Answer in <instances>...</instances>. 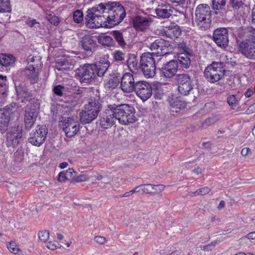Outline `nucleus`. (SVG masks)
Returning <instances> with one entry per match:
<instances>
[{
    "label": "nucleus",
    "instance_id": "nucleus-1",
    "mask_svg": "<svg viewBox=\"0 0 255 255\" xmlns=\"http://www.w3.org/2000/svg\"><path fill=\"white\" fill-rule=\"evenodd\" d=\"M107 3H101L87 10L86 24L90 28L104 27L107 10Z\"/></svg>",
    "mask_w": 255,
    "mask_h": 255
},
{
    "label": "nucleus",
    "instance_id": "nucleus-2",
    "mask_svg": "<svg viewBox=\"0 0 255 255\" xmlns=\"http://www.w3.org/2000/svg\"><path fill=\"white\" fill-rule=\"evenodd\" d=\"M106 9L105 28H112L118 25L126 15L125 8L117 2H107Z\"/></svg>",
    "mask_w": 255,
    "mask_h": 255
},
{
    "label": "nucleus",
    "instance_id": "nucleus-3",
    "mask_svg": "<svg viewBox=\"0 0 255 255\" xmlns=\"http://www.w3.org/2000/svg\"><path fill=\"white\" fill-rule=\"evenodd\" d=\"M114 108L117 120L120 124L128 125L135 121V109L133 106L122 104Z\"/></svg>",
    "mask_w": 255,
    "mask_h": 255
},
{
    "label": "nucleus",
    "instance_id": "nucleus-4",
    "mask_svg": "<svg viewBox=\"0 0 255 255\" xmlns=\"http://www.w3.org/2000/svg\"><path fill=\"white\" fill-rule=\"evenodd\" d=\"M211 10L207 4L198 5L195 10V22L201 30H206L211 21Z\"/></svg>",
    "mask_w": 255,
    "mask_h": 255
},
{
    "label": "nucleus",
    "instance_id": "nucleus-5",
    "mask_svg": "<svg viewBox=\"0 0 255 255\" xmlns=\"http://www.w3.org/2000/svg\"><path fill=\"white\" fill-rule=\"evenodd\" d=\"M225 72L222 63L213 62L205 68L204 74L209 82L214 83L222 79L224 76Z\"/></svg>",
    "mask_w": 255,
    "mask_h": 255
},
{
    "label": "nucleus",
    "instance_id": "nucleus-6",
    "mask_svg": "<svg viewBox=\"0 0 255 255\" xmlns=\"http://www.w3.org/2000/svg\"><path fill=\"white\" fill-rule=\"evenodd\" d=\"M140 67L146 78H152L155 75V60L151 53L146 52L142 54L140 57Z\"/></svg>",
    "mask_w": 255,
    "mask_h": 255
},
{
    "label": "nucleus",
    "instance_id": "nucleus-7",
    "mask_svg": "<svg viewBox=\"0 0 255 255\" xmlns=\"http://www.w3.org/2000/svg\"><path fill=\"white\" fill-rule=\"evenodd\" d=\"M176 80L178 91L181 95L187 96L193 90V81L189 75L178 74L176 77Z\"/></svg>",
    "mask_w": 255,
    "mask_h": 255
},
{
    "label": "nucleus",
    "instance_id": "nucleus-8",
    "mask_svg": "<svg viewBox=\"0 0 255 255\" xmlns=\"http://www.w3.org/2000/svg\"><path fill=\"white\" fill-rule=\"evenodd\" d=\"M96 65L95 64H85L78 68L76 73L80 77L82 83H90L96 78Z\"/></svg>",
    "mask_w": 255,
    "mask_h": 255
},
{
    "label": "nucleus",
    "instance_id": "nucleus-9",
    "mask_svg": "<svg viewBox=\"0 0 255 255\" xmlns=\"http://www.w3.org/2000/svg\"><path fill=\"white\" fill-rule=\"evenodd\" d=\"M117 120L114 107H109L105 110L99 117L100 127L104 129H108L114 126Z\"/></svg>",
    "mask_w": 255,
    "mask_h": 255
},
{
    "label": "nucleus",
    "instance_id": "nucleus-10",
    "mask_svg": "<svg viewBox=\"0 0 255 255\" xmlns=\"http://www.w3.org/2000/svg\"><path fill=\"white\" fill-rule=\"evenodd\" d=\"M22 129L18 127L12 128L5 135V144L7 147H16L22 140Z\"/></svg>",
    "mask_w": 255,
    "mask_h": 255
},
{
    "label": "nucleus",
    "instance_id": "nucleus-11",
    "mask_svg": "<svg viewBox=\"0 0 255 255\" xmlns=\"http://www.w3.org/2000/svg\"><path fill=\"white\" fill-rule=\"evenodd\" d=\"M251 40L246 39L239 44L240 52L246 58L255 59V37L254 34Z\"/></svg>",
    "mask_w": 255,
    "mask_h": 255
},
{
    "label": "nucleus",
    "instance_id": "nucleus-12",
    "mask_svg": "<svg viewBox=\"0 0 255 255\" xmlns=\"http://www.w3.org/2000/svg\"><path fill=\"white\" fill-rule=\"evenodd\" d=\"M47 130L45 126H38L35 131H32L28 138L29 142L35 146H40L45 141Z\"/></svg>",
    "mask_w": 255,
    "mask_h": 255
},
{
    "label": "nucleus",
    "instance_id": "nucleus-13",
    "mask_svg": "<svg viewBox=\"0 0 255 255\" xmlns=\"http://www.w3.org/2000/svg\"><path fill=\"white\" fill-rule=\"evenodd\" d=\"M34 107L35 108H32V106L27 107L25 110L24 123L27 130H29L33 127L38 116V103H36Z\"/></svg>",
    "mask_w": 255,
    "mask_h": 255
},
{
    "label": "nucleus",
    "instance_id": "nucleus-14",
    "mask_svg": "<svg viewBox=\"0 0 255 255\" xmlns=\"http://www.w3.org/2000/svg\"><path fill=\"white\" fill-rule=\"evenodd\" d=\"M134 91L143 101H145L151 96L152 89L149 83L145 81H139L136 82Z\"/></svg>",
    "mask_w": 255,
    "mask_h": 255
},
{
    "label": "nucleus",
    "instance_id": "nucleus-15",
    "mask_svg": "<svg viewBox=\"0 0 255 255\" xmlns=\"http://www.w3.org/2000/svg\"><path fill=\"white\" fill-rule=\"evenodd\" d=\"M170 45L168 41L159 38L155 40L149 46L151 50H157V52L151 53L152 56H160L169 53Z\"/></svg>",
    "mask_w": 255,
    "mask_h": 255
},
{
    "label": "nucleus",
    "instance_id": "nucleus-16",
    "mask_svg": "<svg viewBox=\"0 0 255 255\" xmlns=\"http://www.w3.org/2000/svg\"><path fill=\"white\" fill-rule=\"evenodd\" d=\"M67 137L75 136L79 130L80 124L74 119L68 118L62 121L60 124Z\"/></svg>",
    "mask_w": 255,
    "mask_h": 255
},
{
    "label": "nucleus",
    "instance_id": "nucleus-17",
    "mask_svg": "<svg viewBox=\"0 0 255 255\" xmlns=\"http://www.w3.org/2000/svg\"><path fill=\"white\" fill-rule=\"evenodd\" d=\"M136 82L132 74L130 73H125L121 79V88L122 91L126 93H129L134 91Z\"/></svg>",
    "mask_w": 255,
    "mask_h": 255
},
{
    "label": "nucleus",
    "instance_id": "nucleus-18",
    "mask_svg": "<svg viewBox=\"0 0 255 255\" xmlns=\"http://www.w3.org/2000/svg\"><path fill=\"white\" fill-rule=\"evenodd\" d=\"M213 40L217 45L220 47H226L228 45V32L225 28L216 29L213 33Z\"/></svg>",
    "mask_w": 255,
    "mask_h": 255
},
{
    "label": "nucleus",
    "instance_id": "nucleus-19",
    "mask_svg": "<svg viewBox=\"0 0 255 255\" xmlns=\"http://www.w3.org/2000/svg\"><path fill=\"white\" fill-rule=\"evenodd\" d=\"M178 69L177 61L171 60L162 66L161 69V76L166 78H172L175 75Z\"/></svg>",
    "mask_w": 255,
    "mask_h": 255
},
{
    "label": "nucleus",
    "instance_id": "nucleus-20",
    "mask_svg": "<svg viewBox=\"0 0 255 255\" xmlns=\"http://www.w3.org/2000/svg\"><path fill=\"white\" fill-rule=\"evenodd\" d=\"M152 21L150 17L137 15L133 18L132 24L137 31H143L149 28Z\"/></svg>",
    "mask_w": 255,
    "mask_h": 255
},
{
    "label": "nucleus",
    "instance_id": "nucleus-21",
    "mask_svg": "<svg viewBox=\"0 0 255 255\" xmlns=\"http://www.w3.org/2000/svg\"><path fill=\"white\" fill-rule=\"evenodd\" d=\"M80 42L82 48L86 51L93 52L96 50L98 46L96 38L90 35H86L83 37Z\"/></svg>",
    "mask_w": 255,
    "mask_h": 255
},
{
    "label": "nucleus",
    "instance_id": "nucleus-22",
    "mask_svg": "<svg viewBox=\"0 0 255 255\" xmlns=\"http://www.w3.org/2000/svg\"><path fill=\"white\" fill-rule=\"evenodd\" d=\"M156 15L161 18H166L170 17L172 12V7L168 3H162L155 9Z\"/></svg>",
    "mask_w": 255,
    "mask_h": 255
},
{
    "label": "nucleus",
    "instance_id": "nucleus-23",
    "mask_svg": "<svg viewBox=\"0 0 255 255\" xmlns=\"http://www.w3.org/2000/svg\"><path fill=\"white\" fill-rule=\"evenodd\" d=\"M9 108H7L1 111L0 114V130L1 132H5L7 129L10 120Z\"/></svg>",
    "mask_w": 255,
    "mask_h": 255
},
{
    "label": "nucleus",
    "instance_id": "nucleus-24",
    "mask_svg": "<svg viewBox=\"0 0 255 255\" xmlns=\"http://www.w3.org/2000/svg\"><path fill=\"white\" fill-rule=\"evenodd\" d=\"M98 114L96 113V112H91L89 110H86V109H84L80 113L81 123L83 125L89 124L97 118Z\"/></svg>",
    "mask_w": 255,
    "mask_h": 255
},
{
    "label": "nucleus",
    "instance_id": "nucleus-25",
    "mask_svg": "<svg viewBox=\"0 0 255 255\" xmlns=\"http://www.w3.org/2000/svg\"><path fill=\"white\" fill-rule=\"evenodd\" d=\"M39 68V66L35 65H29V66L27 67L25 74L31 83H34L37 82L38 75V71Z\"/></svg>",
    "mask_w": 255,
    "mask_h": 255
},
{
    "label": "nucleus",
    "instance_id": "nucleus-26",
    "mask_svg": "<svg viewBox=\"0 0 255 255\" xmlns=\"http://www.w3.org/2000/svg\"><path fill=\"white\" fill-rule=\"evenodd\" d=\"M165 186L163 185H154L150 184L141 185L135 187L130 191H146L154 190L156 191H161L165 190Z\"/></svg>",
    "mask_w": 255,
    "mask_h": 255
},
{
    "label": "nucleus",
    "instance_id": "nucleus-27",
    "mask_svg": "<svg viewBox=\"0 0 255 255\" xmlns=\"http://www.w3.org/2000/svg\"><path fill=\"white\" fill-rule=\"evenodd\" d=\"M85 109L90 112L99 114L101 109V105L98 100L95 99H90L85 106Z\"/></svg>",
    "mask_w": 255,
    "mask_h": 255
},
{
    "label": "nucleus",
    "instance_id": "nucleus-28",
    "mask_svg": "<svg viewBox=\"0 0 255 255\" xmlns=\"http://www.w3.org/2000/svg\"><path fill=\"white\" fill-rule=\"evenodd\" d=\"M16 92L18 97L21 99L22 102L26 101H30L32 99L30 97L31 96L30 93L28 90L21 86L16 87Z\"/></svg>",
    "mask_w": 255,
    "mask_h": 255
},
{
    "label": "nucleus",
    "instance_id": "nucleus-29",
    "mask_svg": "<svg viewBox=\"0 0 255 255\" xmlns=\"http://www.w3.org/2000/svg\"><path fill=\"white\" fill-rule=\"evenodd\" d=\"M15 62V58L10 54H0V64L2 66H12Z\"/></svg>",
    "mask_w": 255,
    "mask_h": 255
},
{
    "label": "nucleus",
    "instance_id": "nucleus-30",
    "mask_svg": "<svg viewBox=\"0 0 255 255\" xmlns=\"http://www.w3.org/2000/svg\"><path fill=\"white\" fill-rule=\"evenodd\" d=\"M165 33L168 38H177L181 34V30L178 26L172 25L165 30Z\"/></svg>",
    "mask_w": 255,
    "mask_h": 255
},
{
    "label": "nucleus",
    "instance_id": "nucleus-31",
    "mask_svg": "<svg viewBox=\"0 0 255 255\" xmlns=\"http://www.w3.org/2000/svg\"><path fill=\"white\" fill-rule=\"evenodd\" d=\"M177 59L181 65L185 68H187L190 65V59L187 53H179L177 51Z\"/></svg>",
    "mask_w": 255,
    "mask_h": 255
},
{
    "label": "nucleus",
    "instance_id": "nucleus-32",
    "mask_svg": "<svg viewBox=\"0 0 255 255\" xmlns=\"http://www.w3.org/2000/svg\"><path fill=\"white\" fill-rule=\"evenodd\" d=\"M27 24L29 27L36 30L37 34L44 35L45 31L42 30L43 26L34 19H30L27 21Z\"/></svg>",
    "mask_w": 255,
    "mask_h": 255
},
{
    "label": "nucleus",
    "instance_id": "nucleus-33",
    "mask_svg": "<svg viewBox=\"0 0 255 255\" xmlns=\"http://www.w3.org/2000/svg\"><path fill=\"white\" fill-rule=\"evenodd\" d=\"M96 65V71H95L96 78L97 76L102 77L105 74L109 66V62L107 61L104 64H98Z\"/></svg>",
    "mask_w": 255,
    "mask_h": 255
},
{
    "label": "nucleus",
    "instance_id": "nucleus-34",
    "mask_svg": "<svg viewBox=\"0 0 255 255\" xmlns=\"http://www.w3.org/2000/svg\"><path fill=\"white\" fill-rule=\"evenodd\" d=\"M226 3V0H212V7L216 14L223 10Z\"/></svg>",
    "mask_w": 255,
    "mask_h": 255
},
{
    "label": "nucleus",
    "instance_id": "nucleus-35",
    "mask_svg": "<svg viewBox=\"0 0 255 255\" xmlns=\"http://www.w3.org/2000/svg\"><path fill=\"white\" fill-rule=\"evenodd\" d=\"M9 251L15 255H22V251L14 242H10L7 244Z\"/></svg>",
    "mask_w": 255,
    "mask_h": 255
},
{
    "label": "nucleus",
    "instance_id": "nucleus-36",
    "mask_svg": "<svg viewBox=\"0 0 255 255\" xmlns=\"http://www.w3.org/2000/svg\"><path fill=\"white\" fill-rule=\"evenodd\" d=\"M172 111H174L177 113L179 110L184 109L186 106V104L179 100L175 99L173 103L170 104Z\"/></svg>",
    "mask_w": 255,
    "mask_h": 255
},
{
    "label": "nucleus",
    "instance_id": "nucleus-37",
    "mask_svg": "<svg viewBox=\"0 0 255 255\" xmlns=\"http://www.w3.org/2000/svg\"><path fill=\"white\" fill-rule=\"evenodd\" d=\"M227 102L232 109H236L239 106V100L235 95H229L227 98Z\"/></svg>",
    "mask_w": 255,
    "mask_h": 255
},
{
    "label": "nucleus",
    "instance_id": "nucleus-38",
    "mask_svg": "<svg viewBox=\"0 0 255 255\" xmlns=\"http://www.w3.org/2000/svg\"><path fill=\"white\" fill-rule=\"evenodd\" d=\"M113 36L121 47H124L126 45V42L124 39L123 34L121 32L114 31L113 32Z\"/></svg>",
    "mask_w": 255,
    "mask_h": 255
},
{
    "label": "nucleus",
    "instance_id": "nucleus-39",
    "mask_svg": "<svg viewBox=\"0 0 255 255\" xmlns=\"http://www.w3.org/2000/svg\"><path fill=\"white\" fill-rule=\"evenodd\" d=\"M6 77L0 76V97L3 96L6 92Z\"/></svg>",
    "mask_w": 255,
    "mask_h": 255
},
{
    "label": "nucleus",
    "instance_id": "nucleus-40",
    "mask_svg": "<svg viewBox=\"0 0 255 255\" xmlns=\"http://www.w3.org/2000/svg\"><path fill=\"white\" fill-rule=\"evenodd\" d=\"M99 41L101 44L108 46L112 45L113 43L112 38L108 35L101 36L99 37Z\"/></svg>",
    "mask_w": 255,
    "mask_h": 255
},
{
    "label": "nucleus",
    "instance_id": "nucleus-41",
    "mask_svg": "<svg viewBox=\"0 0 255 255\" xmlns=\"http://www.w3.org/2000/svg\"><path fill=\"white\" fill-rule=\"evenodd\" d=\"M10 11L9 2L7 0H0V12H7Z\"/></svg>",
    "mask_w": 255,
    "mask_h": 255
},
{
    "label": "nucleus",
    "instance_id": "nucleus-42",
    "mask_svg": "<svg viewBox=\"0 0 255 255\" xmlns=\"http://www.w3.org/2000/svg\"><path fill=\"white\" fill-rule=\"evenodd\" d=\"M246 0H230L232 7L235 10L242 9Z\"/></svg>",
    "mask_w": 255,
    "mask_h": 255
},
{
    "label": "nucleus",
    "instance_id": "nucleus-43",
    "mask_svg": "<svg viewBox=\"0 0 255 255\" xmlns=\"http://www.w3.org/2000/svg\"><path fill=\"white\" fill-rule=\"evenodd\" d=\"M128 66L130 70L133 72V70L137 69L138 67L137 60L134 57L129 58L128 60Z\"/></svg>",
    "mask_w": 255,
    "mask_h": 255
},
{
    "label": "nucleus",
    "instance_id": "nucleus-44",
    "mask_svg": "<svg viewBox=\"0 0 255 255\" xmlns=\"http://www.w3.org/2000/svg\"><path fill=\"white\" fill-rule=\"evenodd\" d=\"M55 68L58 71H62L63 70L67 69L68 68V62L64 59H61L56 63Z\"/></svg>",
    "mask_w": 255,
    "mask_h": 255
},
{
    "label": "nucleus",
    "instance_id": "nucleus-45",
    "mask_svg": "<svg viewBox=\"0 0 255 255\" xmlns=\"http://www.w3.org/2000/svg\"><path fill=\"white\" fill-rule=\"evenodd\" d=\"M188 48L187 47L185 43L182 41L177 44L174 48V52L177 54V51L179 53L185 52L187 53Z\"/></svg>",
    "mask_w": 255,
    "mask_h": 255
},
{
    "label": "nucleus",
    "instance_id": "nucleus-46",
    "mask_svg": "<svg viewBox=\"0 0 255 255\" xmlns=\"http://www.w3.org/2000/svg\"><path fill=\"white\" fill-rule=\"evenodd\" d=\"M90 179V177L86 174H81L77 176H75L72 180L70 181L71 183H79L84 181H88Z\"/></svg>",
    "mask_w": 255,
    "mask_h": 255
},
{
    "label": "nucleus",
    "instance_id": "nucleus-47",
    "mask_svg": "<svg viewBox=\"0 0 255 255\" xmlns=\"http://www.w3.org/2000/svg\"><path fill=\"white\" fill-rule=\"evenodd\" d=\"M28 66L29 65H35L41 67V62L39 57H34L33 56L30 55L27 58Z\"/></svg>",
    "mask_w": 255,
    "mask_h": 255
},
{
    "label": "nucleus",
    "instance_id": "nucleus-48",
    "mask_svg": "<svg viewBox=\"0 0 255 255\" xmlns=\"http://www.w3.org/2000/svg\"><path fill=\"white\" fill-rule=\"evenodd\" d=\"M73 20L76 23H80L83 19V14L80 10H76L73 13Z\"/></svg>",
    "mask_w": 255,
    "mask_h": 255
},
{
    "label": "nucleus",
    "instance_id": "nucleus-49",
    "mask_svg": "<svg viewBox=\"0 0 255 255\" xmlns=\"http://www.w3.org/2000/svg\"><path fill=\"white\" fill-rule=\"evenodd\" d=\"M113 57L117 62H122L125 60V53L120 50L115 51L113 53Z\"/></svg>",
    "mask_w": 255,
    "mask_h": 255
},
{
    "label": "nucleus",
    "instance_id": "nucleus-50",
    "mask_svg": "<svg viewBox=\"0 0 255 255\" xmlns=\"http://www.w3.org/2000/svg\"><path fill=\"white\" fill-rule=\"evenodd\" d=\"M38 237L41 241L46 242L49 238V233L46 230L40 231L38 233Z\"/></svg>",
    "mask_w": 255,
    "mask_h": 255
},
{
    "label": "nucleus",
    "instance_id": "nucleus-51",
    "mask_svg": "<svg viewBox=\"0 0 255 255\" xmlns=\"http://www.w3.org/2000/svg\"><path fill=\"white\" fill-rule=\"evenodd\" d=\"M119 84V82L117 79L115 78H113L109 79L108 82L106 84V87L113 89L117 86Z\"/></svg>",
    "mask_w": 255,
    "mask_h": 255
},
{
    "label": "nucleus",
    "instance_id": "nucleus-52",
    "mask_svg": "<svg viewBox=\"0 0 255 255\" xmlns=\"http://www.w3.org/2000/svg\"><path fill=\"white\" fill-rule=\"evenodd\" d=\"M217 244V241H214L209 245L201 246L200 248L203 251H209L212 250Z\"/></svg>",
    "mask_w": 255,
    "mask_h": 255
},
{
    "label": "nucleus",
    "instance_id": "nucleus-53",
    "mask_svg": "<svg viewBox=\"0 0 255 255\" xmlns=\"http://www.w3.org/2000/svg\"><path fill=\"white\" fill-rule=\"evenodd\" d=\"M65 173L66 174L67 177H68V179L70 180V181L73 178H75V174L76 172L73 168H69L66 170Z\"/></svg>",
    "mask_w": 255,
    "mask_h": 255
},
{
    "label": "nucleus",
    "instance_id": "nucleus-54",
    "mask_svg": "<svg viewBox=\"0 0 255 255\" xmlns=\"http://www.w3.org/2000/svg\"><path fill=\"white\" fill-rule=\"evenodd\" d=\"M24 152L22 149L17 150L14 154V155L18 161L22 160Z\"/></svg>",
    "mask_w": 255,
    "mask_h": 255
},
{
    "label": "nucleus",
    "instance_id": "nucleus-55",
    "mask_svg": "<svg viewBox=\"0 0 255 255\" xmlns=\"http://www.w3.org/2000/svg\"><path fill=\"white\" fill-rule=\"evenodd\" d=\"M58 180L59 182H65L66 180H69L67 177L66 174L65 172H60L58 174Z\"/></svg>",
    "mask_w": 255,
    "mask_h": 255
},
{
    "label": "nucleus",
    "instance_id": "nucleus-56",
    "mask_svg": "<svg viewBox=\"0 0 255 255\" xmlns=\"http://www.w3.org/2000/svg\"><path fill=\"white\" fill-rule=\"evenodd\" d=\"M94 240L100 245H103L107 242L106 238L101 236L95 237Z\"/></svg>",
    "mask_w": 255,
    "mask_h": 255
},
{
    "label": "nucleus",
    "instance_id": "nucleus-57",
    "mask_svg": "<svg viewBox=\"0 0 255 255\" xmlns=\"http://www.w3.org/2000/svg\"><path fill=\"white\" fill-rule=\"evenodd\" d=\"M62 87L61 86L58 85L54 87L53 89V91L55 94L61 96L62 95Z\"/></svg>",
    "mask_w": 255,
    "mask_h": 255
},
{
    "label": "nucleus",
    "instance_id": "nucleus-58",
    "mask_svg": "<svg viewBox=\"0 0 255 255\" xmlns=\"http://www.w3.org/2000/svg\"><path fill=\"white\" fill-rule=\"evenodd\" d=\"M57 244L52 242H49L47 245V247L51 250H55L57 248Z\"/></svg>",
    "mask_w": 255,
    "mask_h": 255
},
{
    "label": "nucleus",
    "instance_id": "nucleus-59",
    "mask_svg": "<svg viewBox=\"0 0 255 255\" xmlns=\"http://www.w3.org/2000/svg\"><path fill=\"white\" fill-rule=\"evenodd\" d=\"M95 177L97 179H98L99 180H103V182H104V183H107L110 181V178L108 176L104 177V176H102V175H98V176H95Z\"/></svg>",
    "mask_w": 255,
    "mask_h": 255
},
{
    "label": "nucleus",
    "instance_id": "nucleus-60",
    "mask_svg": "<svg viewBox=\"0 0 255 255\" xmlns=\"http://www.w3.org/2000/svg\"><path fill=\"white\" fill-rule=\"evenodd\" d=\"M246 112L248 114H251L255 112V103L249 107Z\"/></svg>",
    "mask_w": 255,
    "mask_h": 255
},
{
    "label": "nucleus",
    "instance_id": "nucleus-61",
    "mask_svg": "<svg viewBox=\"0 0 255 255\" xmlns=\"http://www.w3.org/2000/svg\"><path fill=\"white\" fill-rule=\"evenodd\" d=\"M216 122V118H208L205 121V124H206L207 125H211L214 124Z\"/></svg>",
    "mask_w": 255,
    "mask_h": 255
},
{
    "label": "nucleus",
    "instance_id": "nucleus-62",
    "mask_svg": "<svg viewBox=\"0 0 255 255\" xmlns=\"http://www.w3.org/2000/svg\"><path fill=\"white\" fill-rule=\"evenodd\" d=\"M254 92H255V90L253 88V89H252V88L249 89L245 92V96L247 98H249L253 94Z\"/></svg>",
    "mask_w": 255,
    "mask_h": 255
},
{
    "label": "nucleus",
    "instance_id": "nucleus-63",
    "mask_svg": "<svg viewBox=\"0 0 255 255\" xmlns=\"http://www.w3.org/2000/svg\"><path fill=\"white\" fill-rule=\"evenodd\" d=\"M251 152V149L249 147H245L242 149L241 151V154L244 156H247L249 152Z\"/></svg>",
    "mask_w": 255,
    "mask_h": 255
},
{
    "label": "nucleus",
    "instance_id": "nucleus-64",
    "mask_svg": "<svg viewBox=\"0 0 255 255\" xmlns=\"http://www.w3.org/2000/svg\"><path fill=\"white\" fill-rule=\"evenodd\" d=\"M246 237L250 240H255V231L249 233Z\"/></svg>",
    "mask_w": 255,
    "mask_h": 255
}]
</instances>
